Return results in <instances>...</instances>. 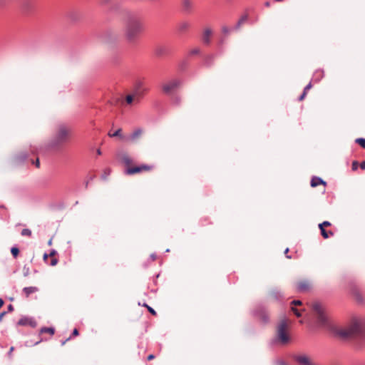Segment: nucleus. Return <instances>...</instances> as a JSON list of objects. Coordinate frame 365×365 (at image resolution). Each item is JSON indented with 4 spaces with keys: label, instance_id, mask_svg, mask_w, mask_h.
Listing matches in <instances>:
<instances>
[{
    "label": "nucleus",
    "instance_id": "nucleus-1",
    "mask_svg": "<svg viewBox=\"0 0 365 365\" xmlns=\"http://www.w3.org/2000/svg\"><path fill=\"white\" fill-rule=\"evenodd\" d=\"M142 31V23L137 14L130 11L127 12L124 19L123 30L126 41L130 44H135Z\"/></svg>",
    "mask_w": 365,
    "mask_h": 365
},
{
    "label": "nucleus",
    "instance_id": "nucleus-2",
    "mask_svg": "<svg viewBox=\"0 0 365 365\" xmlns=\"http://www.w3.org/2000/svg\"><path fill=\"white\" fill-rule=\"evenodd\" d=\"M119 159L124 166V173L126 175H135L142 173L151 171L154 166L148 164H138L126 153L120 155Z\"/></svg>",
    "mask_w": 365,
    "mask_h": 365
},
{
    "label": "nucleus",
    "instance_id": "nucleus-3",
    "mask_svg": "<svg viewBox=\"0 0 365 365\" xmlns=\"http://www.w3.org/2000/svg\"><path fill=\"white\" fill-rule=\"evenodd\" d=\"M365 331V321L361 319L354 320L349 326L338 329L336 333L343 339L356 337L364 334Z\"/></svg>",
    "mask_w": 365,
    "mask_h": 365
},
{
    "label": "nucleus",
    "instance_id": "nucleus-4",
    "mask_svg": "<svg viewBox=\"0 0 365 365\" xmlns=\"http://www.w3.org/2000/svg\"><path fill=\"white\" fill-rule=\"evenodd\" d=\"M289 321L286 319H283L279 321L277 327V339L281 344H287L289 340Z\"/></svg>",
    "mask_w": 365,
    "mask_h": 365
},
{
    "label": "nucleus",
    "instance_id": "nucleus-5",
    "mask_svg": "<svg viewBox=\"0 0 365 365\" xmlns=\"http://www.w3.org/2000/svg\"><path fill=\"white\" fill-rule=\"evenodd\" d=\"M312 307L317 317L319 324H320L322 326H326L327 324V318L324 314L322 304L319 302H314L312 304Z\"/></svg>",
    "mask_w": 365,
    "mask_h": 365
},
{
    "label": "nucleus",
    "instance_id": "nucleus-6",
    "mask_svg": "<svg viewBox=\"0 0 365 365\" xmlns=\"http://www.w3.org/2000/svg\"><path fill=\"white\" fill-rule=\"evenodd\" d=\"M117 35L111 30H106L100 36L101 42L106 44L113 43L117 40Z\"/></svg>",
    "mask_w": 365,
    "mask_h": 365
},
{
    "label": "nucleus",
    "instance_id": "nucleus-7",
    "mask_svg": "<svg viewBox=\"0 0 365 365\" xmlns=\"http://www.w3.org/2000/svg\"><path fill=\"white\" fill-rule=\"evenodd\" d=\"M296 289L299 292L309 291L312 287V283L309 279H301L295 284Z\"/></svg>",
    "mask_w": 365,
    "mask_h": 365
},
{
    "label": "nucleus",
    "instance_id": "nucleus-8",
    "mask_svg": "<svg viewBox=\"0 0 365 365\" xmlns=\"http://www.w3.org/2000/svg\"><path fill=\"white\" fill-rule=\"evenodd\" d=\"M182 11L185 14H190L193 11L194 1L192 0H181Z\"/></svg>",
    "mask_w": 365,
    "mask_h": 365
},
{
    "label": "nucleus",
    "instance_id": "nucleus-9",
    "mask_svg": "<svg viewBox=\"0 0 365 365\" xmlns=\"http://www.w3.org/2000/svg\"><path fill=\"white\" fill-rule=\"evenodd\" d=\"M178 86V82L176 80H173L163 86V91L167 94L173 93Z\"/></svg>",
    "mask_w": 365,
    "mask_h": 365
},
{
    "label": "nucleus",
    "instance_id": "nucleus-10",
    "mask_svg": "<svg viewBox=\"0 0 365 365\" xmlns=\"http://www.w3.org/2000/svg\"><path fill=\"white\" fill-rule=\"evenodd\" d=\"M73 130L70 126L61 125L58 128V134L56 137H67L73 135Z\"/></svg>",
    "mask_w": 365,
    "mask_h": 365
},
{
    "label": "nucleus",
    "instance_id": "nucleus-11",
    "mask_svg": "<svg viewBox=\"0 0 365 365\" xmlns=\"http://www.w3.org/2000/svg\"><path fill=\"white\" fill-rule=\"evenodd\" d=\"M140 99V94L138 91H135L133 94H128L125 96V102L128 105L139 103Z\"/></svg>",
    "mask_w": 365,
    "mask_h": 365
},
{
    "label": "nucleus",
    "instance_id": "nucleus-12",
    "mask_svg": "<svg viewBox=\"0 0 365 365\" xmlns=\"http://www.w3.org/2000/svg\"><path fill=\"white\" fill-rule=\"evenodd\" d=\"M34 0H21L20 6L24 12L29 13L34 8Z\"/></svg>",
    "mask_w": 365,
    "mask_h": 365
},
{
    "label": "nucleus",
    "instance_id": "nucleus-13",
    "mask_svg": "<svg viewBox=\"0 0 365 365\" xmlns=\"http://www.w3.org/2000/svg\"><path fill=\"white\" fill-rule=\"evenodd\" d=\"M296 361L301 365H314L311 359L306 355L297 356Z\"/></svg>",
    "mask_w": 365,
    "mask_h": 365
},
{
    "label": "nucleus",
    "instance_id": "nucleus-14",
    "mask_svg": "<svg viewBox=\"0 0 365 365\" xmlns=\"http://www.w3.org/2000/svg\"><path fill=\"white\" fill-rule=\"evenodd\" d=\"M18 325L19 326H25L30 325L31 327H36V323L34 320L29 317H23L18 322Z\"/></svg>",
    "mask_w": 365,
    "mask_h": 365
},
{
    "label": "nucleus",
    "instance_id": "nucleus-15",
    "mask_svg": "<svg viewBox=\"0 0 365 365\" xmlns=\"http://www.w3.org/2000/svg\"><path fill=\"white\" fill-rule=\"evenodd\" d=\"M38 291V287H24L22 290V294L23 295L26 297V298H28L29 297V296L31 294H33L36 292H37Z\"/></svg>",
    "mask_w": 365,
    "mask_h": 365
},
{
    "label": "nucleus",
    "instance_id": "nucleus-16",
    "mask_svg": "<svg viewBox=\"0 0 365 365\" xmlns=\"http://www.w3.org/2000/svg\"><path fill=\"white\" fill-rule=\"evenodd\" d=\"M190 27V24L187 21H183L178 24V30L180 33H184L188 31V29Z\"/></svg>",
    "mask_w": 365,
    "mask_h": 365
},
{
    "label": "nucleus",
    "instance_id": "nucleus-17",
    "mask_svg": "<svg viewBox=\"0 0 365 365\" xmlns=\"http://www.w3.org/2000/svg\"><path fill=\"white\" fill-rule=\"evenodd\" d=\"M319 185H323L324 187L326 185V182H324L322 179L318 177H314L312 178L311 180V186L314 187Z\"/></svg>",
    "mask_w": 365,
    "mask_h": 365
},
{
    "label": "nucleus",
    "instance_id": "nucleus-18",
    "mask_svg": "<svg viewBox=\"0 0 365 365\" xmlns=\"http://www.w3.org/2000/svg\"><path fill=\"white\" fill-rule=\"evenodd\" d=\"M144 134V129L141 127H136L133 129L129 137H139Z\"/></svg>",
    "mask_w": 365,
    "mask_h": 365
},
{
    "label": "nucleus",
    "instance_id": "nucleus-19",
    "mask_svg": "<svg viewBox=\"0 0 365 365\" xmlns=\"http://www.w3.org/2000/svg\"><path fill=\"white\" fill-rule=\"evenodd\" d=\"M211 35H212L211 29H206L203 33V37H202L204 43H210V38Z\"/></svg>",
    "mask_w": 365,
    "mask_h": 365
},
{
    "label": "nucleus",
    "instance_id": "nucleus-20",
    "mask_svg": "<svg viewBox=\"0 0 365 365\" xmlns=\"http://www.w3.org/2000/svg\"><path fill=\"white\" fill-rule=\"evenodd\" d=\"M353 297L358 302H362L364 300V297L362 294L356 289H354L352 292Z\"/></svg>",
    "mask_w": 365,
    "mask_h": 365
},
{
    "label": "nucleus",
    "instance_id": "nucleus-21",
    "mask_svg": "<svg viewBox=\"0 0 365 365\" xmlns=\"http://www.w3.org/2000/svg\"><path fill=\"white\" fill-rule=\"evenodd\" d=\"M51 149H57L62 144V138H53Z\"/></svg>",
    "mask_w": 365,
    "mask_h": 365
},
{
    "label": "nucleus",
    "instance_id": "nucleus-22",
    "mask_svg": "<svg viewBox=\"0 0 365 365\" xmlns=\"http://www.w3.org/2000/svg\"><path fill=\"white\" fill-rule=\"evenodd\" d=\"M258 317L262 320V322L266 323L269 320V315L264 312L259 311L258 312Z\"/></svg>",
    "mask_w": 365,
    "mask_h": 365
},
{
    "label": "nucleus",
    "instance_id": "nucleus-23",
    "mask_svg": "<svg viewBox=\"0 0 365 365\" xmlns=\"http://www.w3.org/2000/svg\"><path fill=\"white\" fill-rule=\"evenodd\" d=\"M247 20V15L245 14L243 15L238 21L237 25L235 26V29L236 30L239 29L241 26Z\"/></svg>",
    "mask_w": 365,
    "mask_h": 365
},
{
    "label": "nucleus",
    "instance_id": "nucleus-24",
    "mask_svg": "<svg viewBox=\"0 0 365 365\" xmlns=\"http://www.w3.org/2000/svg\"><path fill=\"white\" fill-rule=\"evenodd\" d=\"M320 231H321V234L322 235V237L324 238V239H327L329 238V237L331 236H333L334 235V233L331 232V231H326L325 229H324L323 227H321L320 229Z\"/></svg>",
    "mask_w": 365,
    "mask_h": 365
},
{
    "label": "nucleus",
    "instance_id": "nucleus-25",
    "mask_svg": "<svg viewBox=\"0 0 365 365\" xmlns=\"http://www.w3.org/2000/svg\"><path fill=\"white\" fill-rule=\"evenodd\" d=\"M312 88V84L311 83H309L305 88H304V90L302 93V94L299 96V101H302L304 99L308 91Z\"/></svg>",
    "mask_w": 365,
    "mask_h": 365
},
{
    "label": "nucleus",
    "instance_id": "nucleus-26",
    "mask_svg": "<svg viewBox=\"0 0 365 365\" xmlns=\"http://www.w3.org/2000/svg\"><path fill=\"white\" fill-rule=\"evenodd\" d=\"M55 330L51 327H43L41 329V333H48L51 335L54 334Z\"/></svg>",
    "mask_w": 365,
    "mask_h": 365
},
{
    "label": "nucleus",
    "instance_id": "nucleus-27",
    "mask_svg": "<svg viewBox=\"0 0 365 365\" xmlns=\"http://www.w3.org/2000/svg\"><path fill=\"white\" fill-rule=\"evenodd\" d=\"M109 137H122V129L118 128L115 130L113 134H111L110 132L108 133Z\"/></svg>",
    "mask_w": 365,
    "mask_h": 365
},
{
    "label": "nucleus",
    "instance_id": "nucleus-28",
    "mask_svg": "<svg viewBox=\"0 0 365 365\" xmlns=\"http://www.w3.org/2000/svg\"><path fill=\"white\" fill-rule=\"evenodd\" d=\"M21 234L22 236L31 237L32 235V232H31V230L26 228V229L22 230Z\"/></svg>",
    "mask_w": 365,
    "mask_h": 365
},
{
    "label": "nucleus",
    "instance_id": "nucleus-29",
    "mask_svg": "<svg viewBox=\"0 0 365 365\" xmlns=\"http://www.w3.org/2000/svg\"><path fill=\"white\" fill-rule=\"evenodd\" d=\"M11 255H13V257L14 258H16L19 254V250L16 247H13L11 249Z\"/></svg>",
    "mask_w": 365,
    "mask_h": 365
},
{
    "label": "nucleus",
    "instance_id": "nucleus-30",
    "mask_svg": "<svg viewBox=\"0 0 365 365\" xmlns=\"http://www.w3.org/2000/svg\"><path fill=\"white\" fill-rule=\"evenodd\" d=\"M356 143L360 145L362 148H365V138H356Z\"/></svg>",
    "mask_w": 365,
    "mask_h": 365
},
{
    "label": "nucleus",
    "instance_id": "nucleus-31",
    "mask_svg": "<svg viewBox=\"0 0 365 365\" xmlns=\"http://www.w3.org/2000/svg\"><path fill=\"white\" fill-rule=\"evenodd\" d=\"M331 225V222H329V221H324L319 225V228L321 229V227H323L324 229H325L326 227H329Z\"/></svg>",
    "mask_w": 365,
    "mask_h": 365
},
{
    "label": "nucleus",
    "instance_id": "nucleus-32",
    "mask_svg": "<svg viewBox=\"0 0 365 365\" xmlns=\"http://www.w3.org/2000/svg\"><path fill=\"white\" fill-rule=\"evenodd\" d=\"M291 309L292 311L294 313V314L297 317H299L302 316V314H301V311L297 309V308H295L294 307H291Z\"/></svg>",
    "mask_w": 365,
    "mask_h": 365
},
{
    "label": "nucleus",
    "instance_id": "nucleus-33",
    "mask_svg": "<svg viewBox=\"0 0 365 365\" xmlns=\"http://www.w3.org/2000/svg\"><path fill=\"white\" fill-rule=\"evenodd\" d=\"M230 31H231L230 29L228 26H223L222 27V32L224 34H229Z\"/></svg>",
    "mask_w": 365,
    "mask_h": 365
},
{
    "label": "nucleus",
    "instance_id": "nucleus-34",
    "mask_svg": "<svg viewBox=\"0 0 365 365\" xmlns=\"http://www.w3.org/2000/svg\"><path fill=\"white\" fill-rule=\"evenodd\" d=\"M291 304H292V307H294V306H300L302 304V301L300 300H294L291 302Z\"/></svg>",
    "mask_w": 365,
    "mask_h": 365
},
{
    "label": "nucleus",
    "instance_id": "nucleus-35",
    "mask_svg": "<svg viewBox=\"0 0 365 365\" xmlns=\"http://www.w3.org/2000/svg\"><path fill=\"white\" fill-rule=\"evenodd\" d=\"M278 295H279V296H280V294H279V292H274V291H273V292H272L270 293V297H271L272 298H273V299H277V297H278Z\"/></svg>",
    "mask_w": 365,
    "mask_h": 365
},
{
    "label": "nucleus",
    "instance_id": "nucleus-36",
    "mask_svg": "<svg viewBox=\"0 0 365 365\" xmlns=\"http://www.w3.org/2000/svg\"><path fill=\"white\" fill-rule=\"evenodd\" d=\"M199 53H200V49L198 48H193L190 51V55H195Z\"/></svg>",
    "mask_w": 365,
    "mask_h": 365
},
{
    "label": "nucleus",
    "instance_id": "nucleus-37",
    "mask_svg": "<svg viewBox=\"0 0 365 365\" xmlns=\"http://www.w3.org/2000/svg\"><path fill=\"white\" fill-rule=\"evenodd\" d=\"M358 168V163L356 161H354L352 163V170H356Z\"/></svg>",
    "mask_w": 365,
    "mask_h": 365
},
{
    "label": "nucleus",
    "instance_id": "nucleus-38",
    "mask_svg": "<svg viewBox=\"0 0 365 365\" xmlns=\"http://www.w3.org/2000/svg\"><path fill=\"white\" fill-rule=\"evenodd\" d=\"M146 307L148 308V311L153 315H156V312L154 311L153 309H152L151 307H148V305H145Z\"/></svg>",
    "mask_w": 365,
    "mask_h": 365
},
{
    "label": "nucleus",
    "instance_id": "nucleus-39",
    "mask_svg": "<svg viewBox=\"0 0 365 365\" xmlns=\"http://www.w3.org/2000/svg\"><path fill=\"white\" fill-rule=\"evenodd\" d=\"M78 334H79L78 330L77 329H74L73 332H72V336H77Z\"/></svg>",
    "mask_w": 365,
    "mask_h": 365
},
{
    "label": "nucleus",
    "instance_id": "nucleus-40",
    "mask_svg": "<svg viewBox=\"0 0 365 365\" xmlns=\"http://www.w3.org/2000/svg\"><path fill=\"white\" fill-rule=\"evenodd\" d=\"M14 346H11L9 351V353H8V356L9 357H11L12 356V352L14 351Z\"/></svg>",
    "mask_w": 365,
    "mask_h": 365
},
{
    "label": "nucleus",
    "instance_id": "nucleus-41",
    "mask_svg": "<svg viewBox=\"0 0 365 365\" xmlns=\"http://www.w3.org/2000/svg\"><path fill=\"white\" fill-rule=\"evenodd\" d=\"M6 312H3L0 314V322L2 321L3 319V317L6 315Z\"/></svg>",
    "mask_w": 365,
    "mask_h": 365
},
{
    "label": "nucleus",
    "instance_id": "nucleus-42",
    "mask_svg": "<svg viewBox=\"0 0 365 365\" xmlns=\"http://www.w3.org/2000/svg\"><path fill=\"white\" fill-rule=\"evenodd\" d=\"M154 358H155V356L153 354H150L148 356L147 359L148 361H150V360L153 359Z\"/></svg>",
    "mask_w": 365,
    "mask_h": 365
},
{
    "label": "nucleus",
    "instance_id": "nucleus-43",
    "mask_svg": "<svg viewBox=\"0 0 365 365\" xmlns=\"http://www.w3.org/2000/svg\"><path fill=\"white\" fill-rule=\"evenodd\" d=\"M360 168L362 169V170H365V161H362L360 164Z\"/></svg>",
    "mask_w": 365,
    "mask_h": 365
},
{
    "label": "nucleus",
    "instance_id": "nucleus-44",
    "mask_svg": "<svg viewBox=\"0 0 365 365\" xmlns=\"http://www.w3.org/2000/svg\"><path fill=\"white\" fill-rule=\"evenodd\" d=\"M56 264H57V259H53L51 260V264L52 266H54V265H56Z\"/></svg>",
    "mask_w": 365,
    "mask_h": 365
},
{
    "label": "nucleus",
    "instance_id": "nucleus-45",
    "mask_svg": "<svg viewBox=\"0 0 365 365\" xmlns=\"http://www.w3.org/2000/svg\"><path fill=\"white\" fill-rule=\"evenodd\" d=\"M7 309L9 312H12L14 310V307L12 304H9Z\"/></svg>",
    "mask_w": 365,
    "mask_h": 365
},
{
    "label": "nucleus",
    "instance_id": "nucleus-46",
    "mask_svg": "<svg viewBox=\"0 0 365 365\" xmlns=\"http://www.w3.org/2000/svg\"><path fill=\"white\" fill-rule=\"evenodd\" d=\"M35 165H36V166L37 168H39V166H40V163H39L38 159H36V163H35Z\"/></svg>",
    "mask_w": 365,
    "mask_h": 365
},
{
    "label": "nucleus",
    "instance_id": "nucleus-47",
    "mask_svg": "<svg viewBox=\"0 0 365 365\" xmlns=\"http://www.w3.org/2000/svg\"><path fill=\"white\" fill-rule=\"evenodd\" d=\"M70 339H71V337H68V339H66L65 341H62L61 345H62V346L65 345V344H66L68 341H69V340H70Z\"/></svg>",
    "mask_w": 365,
    "mask_h": 365
},
{
    "label": "nucleus",
    "instance_id": "nucleus-48",
    "mask_svg": "<svg viewBox=\"0 0 365 365\" xmlns=\"http://www.w3.org/2000/svg\"><path fill=\"white\" fill-rule=\"evenodd\" d=\"M56 252L55 250H53V251L51 252L50 256L53 257V256H54L56 255Z\"/></svg>",
    "mask_w": 365,
    "mask_h": 365
},
{
    "label": "nucleus",
    "instance_id": "nucleus-49",
    "mask_svg": "<svg viewBox=\"0 0 365 365\" xmlns=\"http://www.w3.org/2000/svg\"><path fill=\"white\" fill-rule=\"evenodd\" d=\"M3 304H4V301L1 299H0V308L3 306Z\"/></svg>",
    "mask_w": 365,
    "mask_h": 365
},
{
    "label": "nucleus",
    "instance_id": "nucleus-50",
    "mask_svg": "<svg viewBox=\"0 0 365 365\" xmlns=\"http://www.w3.org/2000/svg\"><path fill=\"white\" fill-rule=\"evenodd\" d=\"M151 258H152L153 260H155L156 259V255H151Z\"/></svg>",
    "mask_w": 365,
    "mask_h": 365
},
{
    "label": "nucleus",
    "instance_id": "nucleus-51",
    "mask_svg": "<svg viewBox=\"0 0 365 365\" xmlns=\"http://www.w3.org/2000/svg\"><path fill=\"white\" fill-rule=\"evenodd\" d=\"M289 252V248H287L284 251V254L287 255Z\"/></svg>",
    "mask_w": 365,
    "mask_h": 365
},
{
    "label": "nucleus",
    "instance_id": "nucleus-52",
    "mask_svg": "<svg viewBox=\"0 0 365 365\" xmlns=\"http://www.w3.org/2000/svg\"><path fill=\"white\" fill-rule=\"evenodd\" d=\"M97 153H98V155H101V152L100 149L97 150Z\"/></svg>",
    "mask_w": 365,
    "mask_h": 365
},
{
    "label": "nucleus",
    "instance_id": "nucleus-53",
    "mask_svg": "<svg viewBox=\"0 0 365 365\" xmlns=\"http://www.w3.org/2000/svg\"><path fill=\"white\" fill-rule=\"evenodd\" d=\"M47 257H48V255L45 254V255H43V258H44L45 259H47Z\"/></svg>",
    "mask_w": 365,
    "mask_h": 365
},
{
    "label": "nucleus",
    "instance_id": "nucleus-54",
    "mask_svg": "<svg viewBox=\"0 0 365 365\" xmlns=\"http://www.w3.org/2000/svg\"><path fill=\"white\" fill-rule=\"evenodd\" d=\"M51 244H52V240L51 239V240L48 241V245H51Z\"/></svg>",
    "mask_w": 365,
    "mask_h": 365
},
{
    "label": "nucleus",
    "instance_id": "nucleus-55",
    "mask_svg": "<svg viewBox=\"0 0 365 365\" xmlns=\"http://www.w3.org/2000/svg\"><path fill=\"white\" fill-rule=\"evenodd\" d=\"M279 365H286L284 362H281Z\"/></svg>",
    "mask_w": 365,
    "mask_h": 365
},
{
    "label": "nucleus",
    "instance_id": "nucleus-56",
    "mask_svg": "<svg viewBox=\"0 0 365 365\" xmlns=\"http://www.w3.org/2000/svg\"><path fill=\"white\" fill-rule=\"evenodd\" d=\"M287 257L288 259H291V257H290V256H289V255H287Z\"/></svg>",
    "mask_w": 365,
    "mask_h": 365
}]
</instances>
